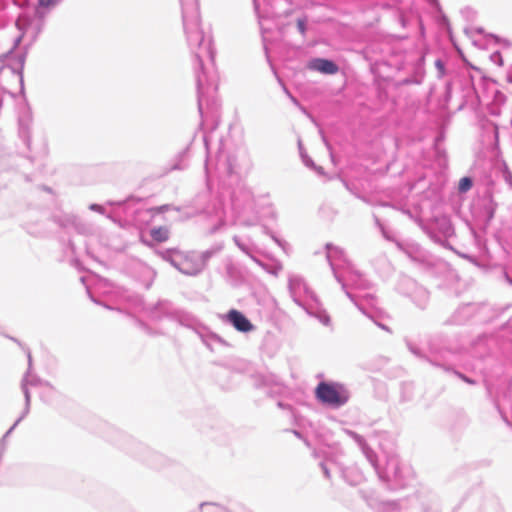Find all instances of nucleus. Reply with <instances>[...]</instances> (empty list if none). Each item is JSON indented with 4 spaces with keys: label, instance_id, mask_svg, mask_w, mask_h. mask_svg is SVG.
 Masks as SVG:
<instances>
[{
    "label": "nucleus",
    "instance_id": "nucleus-3",
    "mask_svg": "<svg viewBox=\"0 0 512 512\" xmlns=\"http://www.w3.org/2000/svg\"><path fill=\"white\" fill-rule=\"evenodd\" d=\"M313 68L325 74H335L338 71L337 65L326 59H317L314 61Z\"/></svg>",
    "mask_w": 512,
    "mask_h": 512
},
{
    "label": "nucleus",
    "instance_id": "nucleus-4",
    "mask_svg": "<svg viewBox=\"0 0 512 512\" xmlns=\"http://www.w3.org/2000/svg\"><path fill=\"white\" fill-rule=\"evenodd\" d=\"M169 229L165 226L154 227L150 230L153 241L157 243L165 242L169 239Z\"/></svg>",
    "mask_w": 512,
    "mask_h": 512
},
{
    "label": "nucleus",
    "instance_id": "nucleus-5",
    "mask_svg": "<svg viewBox=\"0 0 512 512\" xmlns=\"http://www.w3.org/2000/svg\"><path fill=\"white\" fill-rule=\"evenodd\" d=\"M472 187V180L468 177H463L459 181V191L466 192Z\"/></svg>",
    "mask_w": 512,
    "mask_h": 512
},
{
    "label": "nucleus",
    "instance_id": "nucleus-7",
    "mask_svg": "<svg viewBox=\"0 0 512 512\" xmlns=\"http://www.w3.org/2000/svg\"><path fill=\"white\" fill-rule=\"evenodd\" d=\"M59 0H39V4L43 7H50L55 5Z\"/></svg>",
    "mask_w": 512,
    "mask_h": 512
},
{
    "label": "nucleus",
    "instance_id": "nucleus-1",
    "mask_svg": "<svg viewBox=\"0 0 512 512\" xmlns=\"http://www.w3.org/2000/svg\"><path fill=\"white\" fill-rule=\"evenodd\" d=\"M315 394L320 402L333 407L344 405L349 398L347 390L338 383L321 382L318 384Z\"/></svg>",
    "mask_w": 512,
    "mask_h": 512
},
{
    "label": "nucleus",
    "instance_id": "nucleus-2",
    "mask_svg": "<svg viewBox=\"0 0 512 512\" xmlns=\"http://www.w3.org/2000/svg\"><path fill=\"white\" fill-rule=\"evenodd\" d=\"M227 318L232 323V325L241 332H248L253 328L250 321L237 310H230L227 314Z\"/></svg>",
    "mask_w": 512,
    "mask_h": 512
},
{
    "label": "nucleus",
    "instance_id": "nucleus-6",
    "mask_svg": "<svg viewBox=\"0 0 512 512\" xmlns=\"http://www.w3.org/2000/svg\"><path fill=\"white\" fill-rule=\"evenodd\" d=\"M297 27L302 35L306 32V21L304 19L297 20Z\"/></svg>",
    "mask_w": 512,
    "mask_h": 512
}]
</instances>
